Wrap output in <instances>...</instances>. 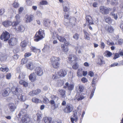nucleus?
<instances>
[{
  "instance_id": "obj_6",
  "label": "nucleus",
  "mask_w": 123,
  "mask_h": 123,
  "mask_svg": "<svg viewBox=\"0 0 123 123\" xmlns=\"http://www.w3.org/2000/svg\"><path fill=\"white\" fill-rule=\"evenodd\" d=\"M73 108V107L71 104H68L66 105L65 108L63 109V111L65 113H69L72 111Z\"/></svg>"
},
{
  "instance_id": "obj_53",
  "label": "nucleus",
  "mask_w": 123,
  "mask_h": 123,
  "mask_svg": "<svg viewBox=\"0 0 123 123\" xmlns=\"http://www.w3.org/2000/svg\"><path fill=\"white\" fill-rule=\"evenodd\" d=\"M77 112L76 111H74L73 116L74 118H75V119H77Z\"/></svg>"
},
{
  "instance_id": "obj_44",
  "label": "nucleus",
  "mask_w": 123,
  "mask_h": 123,
  "mask_svg": "<svg viewBox=\"0 0 123 123\" xmlns=\"http://www.w3.org/2000/svg\"><path fill=\"white\" fill-rule=\"evenodd\" d=\"M32 101L33 102L36 103H37L41 102V100H40L36 98H32Z\"/></svg>"
},
{
  "instance_id": "obj_43",
  "label": "nucleus",
  "mask_w": 123,
  "mask_h": 123,
  "mask_svg": "<svg viewBox=\"0 0 123 123\" xmlns=\"http://www.w3.org/2000/svg\"><path fill=\"white\" fill-rule=\"evenodd\" d=\"M105 56L107 57H110L112 55V53L106 50L105 52Z\"/></svg>"
},
{
  "instance_id": "obj_2",
  "label": "nucleus",
  "mask_w": 123,
  "mask_h": 123,
  "mask_svg": "<svg viewBox=\"0 0 123 123\" xmlns=\"http://www.w3.org/2000/svg\"><path fill=\"white\" fill-rule=\"evenodd\" d=\"M22 92V90L20 88H16L14 91L13 92L14 94L17 96L18 99L20 101H24L26 99V95L25 93H22V94H19V93Z\"/></svg>"
},
{
  "instance_id": "obj_51",
  "label": "nucleus",
  "mask_w": 123,
  "mask_h": 123,
  "mask_svg": "<svg viewBox=\"0 0 123 123\" xmlns=\"http://www.w3.org/2000/svg\"><path fill=\"white\" fill-rule=\"evenodd\" d=\"M27 62V60L26 59L23 58L21 60V63L22 64L25 63Z\"/></svg>"
},
{
  "instance_id": "obj_23",
  "label": "nucleus",
  "mask_w": 123,
  "mask_h": 123,
  "mask_svg": "<svg viewBox=\"0 0 123 123\" xmlns=\"http://www.w3.org/2000/svg\"><path fill=\"white\" fill-rule=\"evenodd\" d=\"M59 93L61 96V97L63 98H65L66 95V91L65 90L61 89H59L58 90Z\"/></svg>"
},
{
  "instance_id": "obj_45",
  "label": "nucleus",
  "mask_w": 123,
  "mask_h": 123,
  "mask_svg": "<svg viewBox=\"0 0 123 123\" xmlns=\"http://www.w3.org/2000/svg\"><path fill=\"white\" fill-rule=\"evenodd\" d=\"M58 99V97L55 96L53 95L51 96V99L55 102L57 101Z\"/></svg>"
},
{
  "instance_id": "obj_10",
  "label": "nucleus",
  "mask_w": 123,
  "mask_h": 123,
  "mask_svg": "<svg viewBox=\"0 0 123 123\" xmlns=\"http://www.w3.org/2000/svg\"><path fill=\"white\" fill-rule=\"evenodd\" d=\"M35 73L38 76H41L43 74L42 69L39 67H37L35 69Z\"/></svg>"
},
{
  "instance_id": "obj_15",
  "label": "nucleus",
  "mask_w": 123,
  "mask_h": 123,
  "mask_svg": "<svg viewBox=\"0 0 123 123\" xmlns=\"http://www.w3.org/2000/svg\"><path fill=\"white\" fill-rule=\"evenodd\" d=\"M75 90L78 93L82 92L84 90V88L83 86L82 85H79L76 86L75 88Z\"/></svg>"
},
{
  "instance_id": "obj_54",
  "label": "nucleus",
  "mask_w": 123,
  "mask_h": 123,
  "mask_svg": "<svg viewBox=\"0 0 123 123\" xmlns=\"http://www.w3.org/2000/svg\"><path fill=\"white\" fill-rule=\"evenodd\" d=\"M100 45L101 46V48L102 49H104L105 46V43L103 42L102 41H100Z\"/></svg>"
},
{
  "instance_id": "obj_12",
  "label": "nucleus",
  "mask_w": 123,
  "mask_h": 123,
  "mask_svg": "<svg viewBox=\"0 0 123 123\" xmlns=\"http://www.w3.org/2000/svg\"><path fill=\"white\" fill-rule=\"evenodd\" d=\"M33 18V16L31 15H26L25 16V20L26 23L30 22L32 21Z\"/></svg>"
},
{
  "instance_id": "obj_48",
  "label": "nucleus",
  "mask_w": 123,
  "mask_h": 123,
  "mask_svg": "<svg viewBox=\"0 0 123 123\" xmlns=\"http://www.w3.org/2000/svg\"><path fill=\"white\" fill-rule=\"evenodd\" d=\"M43 101L45 103H48L49 102V100L47 98L45 97L43 98Z\"/></svg>"
},
{
  "instance_id": "obj_56",
  "label": "nucleus",
  "mask_w": 123,
  "mask_h": 123,
  "mask_svg": "<svg viewBox=\"0 0 123 123\" xmlns=\"http://www.w3.org/2000/svg\"><path fill=\"white\" fill-rule=\"evenodd\" d=\"M72 67L74 69H76L78 68V64L77 63H76L73 65Z\"/></svg>"
},
{
  "instance_id": "obj_49",
  "label": "nucleus",
  "mask_w": 123,
  "mask_h": 123,
  "mask_svg": "<svg viewBox=\"0 0 123 123\" xmlns=\"http://www.w3.org/2000/svg\"><path fill=\"white\" fill-rule=\"evenodd\" d=\"M81 80L83 83H85L87 82V80L86 78L84 77L81 79Z\"/></svg>"
},
{
  "instance_id": "obj_52",
  "label": "nucleus",
  "mask_w": 123,
  "mask_h": 123,
  "mask_svg": "<svg viewBox=\"0 0 123 123\" xmlns=\"http://www.w3.org/2000/svg\"><path fill=\"white\" fill-rule=\"evenodd\" d=\"M73 37L75 39L77 40L79 38V35L77 33H76L73 36Z\"/></svg>"
},
{
  "instance_id": "obj_17",
  "label": "nucleus",
  "mask_w": 123,
  "mask_h": 123,
  "mask_svg": "<svg viewBox=\"0 0 123 123\" xmlns=\"http://www.w3.org/2000/svg\"><path fill=\"white\" fill-rule=\"evenodd\" d=\"M86 22L88 23V24L89 25L93 24V19L89 15L86 16Z\"/></svg>"
},
{
  "instance_id": "obj_63",
  "label": "nucleus",
  "mask_w": 123,
  "mask_h": 123,
  "mask_svg": "<svg viewBox=\"0 0 123 123\" xmlns=\"http://www.w3.org/2000/svg\"><path fill=\"white\" fill-rule=\"evenodd\" d=\"M88 74L90 77H92L94 75V73L92 71L89 72L88 73Z\"/></svg>"
},
{
  "instance_id": "obj_36",
  "label": "nucleus",
  "mask_w": 123,
  "mask_h": 123,
  "mask_svg": "<svg viewBox=\"0 0 123 123\" xmlns=\"http://www.w3.org/2000/svg\"><path fill=\"white\" fill-rule=\"evenodd\" d=\"M0 70L3 72H6L8 71L9 69L7 67L3 66L0 68Z\"/></svg>"
},
{
  "instance_id": "obj_61",
  "label": "nucleus",
  "mask_w": 123,
  "mask_h": 123,
  "mask_svg": "<svg viewBox=\"0 0 123 123\" xmlns=\"http://www.w3.org/2000/svg\"><path fill=\"white\" fill-rule=\"evenodd\" d=\"M18 3L17 2H15L13 4V5L15 8H17L18 6Z\"/></svg>"
},
{
  "instance_id": "obj_46",
  "label": "nucleus",
  "mask_w": 123,
  "mask_h": 123,
  "mask_svg": "<svg viewBox=\"0 0 123 123\" xmlns=\"http://www.w3.org/2000/svg\"><path fill=\"white\" fill-rule=\"evenodd\" d=\"M40 4L41 5H46L48 4V2L46 1L43 0L40 2Z\"/></svg>"
},
{
  "instance_id": "obj_35",
  "label": "nucleus",
  "mask_w": 123,
  "mask_h": 123,
  "mask_svg": "<svg viewBox=\"0 0 123 123\" xmlns=\"http://www.w3.org/2000/svg\"><path fill=\"white\" fill-rule=\"evenodd\" d=\"M27 45V39H25L22 41L20 43V46L23 47H25Z\"/></svg>"
},
{
  "instance_id": "obj_40",
  "label": "nucleus",
  "mask_w": 123,
  "mask_h": 123,
  "mask_svg": "<svg viewBox=\"0 0 123 123\" xmlns=\"http://www.w3.org/2000/svg\"><path fill=\"white\" fill-rule=\"evenodd\" d=\"M75 49L76 51L78 52V53H81V51L82 50L81 47L80 46H77L75 47Z\"/></svg>"
},
{
  "instance_id": "obj_33",
  "label": "nucleus",
  "mask_w": 123,
  "mask_h": 123,
  "mask_svg": "<svg viewBox=\"0 0 123 123\" xmlns=\"http://www.w3.org/2000/svg\"><path fill=\"white\" fill-rule=\"evenodd\" d=\"M19 84L24 86L26 87L28 86V83L24 80H21L19 81Z\"/></svg>"
},
{
  "instance_id": "obj_42",
  "label": "nucleus",
  "mask_w": 123,
  "mask_h": 123,
  "mask_svg": "<svg viewBox=\"0 0 123 123\" xmlns=\"http://www.w3.org/2000/svg\"><path fill=\"white\" fill-rule=\"evenodd\" d=\"M57 38L61 42H64L66 41V39L63 37L61 36H58L57 37Z\"/></svg>"
},
{
  "instance_id": "obj_8",
  "label": "nucleus",
  "mask_w": 123,
  "mask_h": 123,
  "mask_svg": "<svg viewBox=\"0 0 123 123\" xmlns=\"http://www.w3.org/2000/svg\"><path fill=\"white\" fill-rule=\"evenodd\" d=\"M8 42L10 45H15L17 42V39L14 37L12 38L9 40Z\"/></svg>"
},
{
  "instance_id": "obj_41",
  "label": "nucleus",
  "mask_w": 123,
  "mask_h": 123,
  "mask_svg": "<svg viewBox=\"0 0 123 123\" xmlns=\"http://www.w3.org/2000/svg\"><path fill=\"white\" fill-rule=\"evenodd\" d=\"M82 71L81 69H79L78 70L77 72V76L78 77L82 76Z\"/></svg>"
},
{
  "instance_id": "obj_57",
  "label": "nucleus",
  "mask_w": 123,
  "mask_h": 123,
  "mask_svg": "<svg viewBox=\"0 0 123 123\" xmlns=\"http://www.w3.org/2000/svg\"><path fill=\"white\" fill-rule=\"evenodd\" d=\"M11 74L10 73H7L6 75V78L7 79H10L11 77Z\"/></svg>"
},
{
  "instance_id": "obj_4",
  "label": "nucleus",
  "mask_w": 123,
  "mask_h": 123,
  "mask_svg": "<svg viewBox=\"0 0 123 123\" xmlns=\"http://www.w3.org/2000/svg\"><path fill=\"white\" fill-rule=\"evenodd\" d=\"M45 36V33L43 30L40 29L38 32H37L34 37V41L38 42L43 38Z\"/></svg>"
},
{
  "instance_id": "obj_27",
  "label": "nucleus",
  "mask_w": 123,
  "mask_h": 123,
  "mask_svg": "<svg viewBox=\"0 0 123 123\" xmlns=\"http://www.w3.org/2000/svg\"><path fill=\"white\" fill-rule=\"evenodd\" d=\"M43 24L45 26L49 27L50 26V21L47 19H45L44 20Z\"/></svg>"
},
{
  "instance_id": "obj_26",
  "label": "nucleus",
  "mask_w": 123,
  "mask_h": 123,
  "mask_svg": "<svg viewBox=\"0 0 123 123\" xmlns=\"http://www.w3.org/2000/svg\"><path fill=\"white\" fill-rule=\"evenodd\" d=\"M104 19L105 21L109 24H111L112 21V20L111 18L108 16H105Z\"/></svg>"
},
{
  "instance_id": "obj_59",
  "label": "nucleus",
  "mask_w": 123,
  "mask_h": 123,
  "mask_svg": "<svg viewBox=\"0 0 123 123\" xmlns=\"http://www.w3.org/2000/svg\"><path fill=\"white\" fill-rule=\"evenodd\" d=\"M63 10L65 12H67L69 10V8L66 6H63Z\"/></svg>"
},
{
  "instance_id": "obj_47",
  "label": "nucleus",
  "mask_w": 123,
  "mask_h": 123,
  "mask_svg": "<svg viewBox=\"0 0 123 123\" xmlns=\"http://www.w3.org/2000/svg\"><path fill=\"white\" fill-rule=\"evenodd\" d=\"M49 50V46L45 45V46L43 49H42L43 51H48Z\"/></svg>"
},
{
  "instance_id": "obj_14",
  "label": "nucleus",
  "mask_w": 123,
  "mask_h": 123,
  "mask_svg": "<svg viewBox=\"0 0 123 123\" xmlns=\"http://www.w3.org/2000/svg\"><path fill=\"white\" fill-rule=\"evenodd\" d=\"M14 28L16 29V31L18 32H23L25 30L24 27L22 25H19Z\"/></svg>"
},
{
  "instance_id": "obj_9",
  "label": "nucleus",
  "mask_w": 123,
  "mask_h": 123,
  "mask_svg": "<svg viewBox=\"0 0 123 123\" xmlns=\"http://www.w3.org/2000/svg\"><path fill=\"white\" fill-rule=\"evenodd\" d=\"M84 97L81 93H77L75 97L74 100L76 101H78L83 99Z\"/></svg>"
},
{
  "instance_id": "obj_5",
  "label": "nucleus",
  "mask_w": 123,
  "mask_h": 123,
  "mask_svg": "<svg viewBox=\"0 0 123 123\" xmlns=\"http://www.w3.org/2000/svg\"><path fill=\"white\" fill-rule=\"evenodd\" d=\"M100 12L104 15H107L112 11L111 8H107L104 6H101L99 7Z\"/></svg>"
},
{
  "instance_id": "obj_32",
  "label": "nucleus",
  "mask_w": 123,
  "mask_h": 123,
  "mask_svg": "<svg viewBox=\"0 0 123 123\" xmlns=\"http://www.w3.org/2000/svg\"><path fill=\"white\" fill-rule=\"evenodd\" d=\"M61 47L63 51L66 52L68 51V49L67 46H66L64 44H62L61 45Z\"/></svg>"
},
{
  "instance_id": "obj_29",
  "label": "nucleus",
  "mask_w": 123,
  "mask_h": 123,
  "mask_svg": "<svg viewBox=\"0 0 123 123\" xmlns=\"http://www.w3.org/2000/svg\"><path fill=\"white\" fill-rule=\"evenodd\" d=\"M43 119L45 123H50L51 122L52 120V118L50 117H44Z\"/></svg>"
},
{
  "instance_id": "obj_39",
  "label": "nucleus",
  "mask_w": 123,
  "mask_h": 123,
  "mask_svg": "<svg viewBox=\"0 0 123 123\" xmlns=\"http://www.w3.org/2000/svg\"><path fill=\"white\" fill-rule=\"evenodd\" d=\"M76 22V19L74 18L70 19V23L72 25H74Z\"/></svg>"
},
{
  "instance_id": "obj_13",
  "label": "nucleus",
  "mask_w": 123,
  "mask_h": 123,
  "mask_svg": "<svg viewBox=\"0 0 123 123\" xmlns=\"http://www.w3.org/2000/svg\"><path fill=\"white\" fill-rule=\"evenodd\" d=\"M97 64L100 65L104 64L105 63V62L103 59V57L101 56H99L97 62Z\"/></svg>"
},
{
  "instance_id": "obj_31",
  "label": "nucleus",
  "mask_w": 123,
  "mask_h": 123,
  "mask_svg": "<svg viewBox=\"0 0 123 123\" xmlns=\"http://www.w3.org/2000/svg\"><path fill=\"white\" fill-rule=\"evenodd\" d=\"M6 59V55L4 54H3L1 53H0V60L1 61H4Z\"/></svg>"
},
{
  "instance_id": "obj_28",
  "label": "nucleus",
  "mask_w": 123,
  "mask_h": 123,
  "mask_svg": "<svg viewBox=\"0 0 123 123\" xmlns=\"http://www.w3.org/2000/svg\"><path fill=\"white\" fill-rule=\"evenodd\" d=\"M10 92L9 89H6L2 93V95L4 97H6L9 95Z\"/></svg>"
},
{
  "instance_id": "obj_38",
  "label": "nucleus",
  "mask_w": 123,
  "mask_h": 123,
  "mask_svg": "<svg viewBox=\"0 0 123 123\" xmlns=\"http://www.w3.org/2000/svg\"><path fill=\"white\" fill-rule=\"evenodd\" d=\"M20 22V21H14L13 22H12V24L11 25L13 27H17V26L19 24Z\"/></svg>"
},
{
  "instance_id": "obj_50",
  "label": "nucleus",
  "mask_w": 123,
  "mask_h": 123,
  "mask_svg": "<svg viewBox=\"0 0 123 123\" xmlns=\"http://www.w3.org/2000/svg\"><path fill=\"white\" fill-rule=\"evenodd\" d=\"M31 50L34 52H36L38 50V49L35 47H31Z\"/></svg>"
},
{
  "instance_id": "obj_37",
  "label": "nucleus",
  "mask_w": 123,
  "mask_h": 123,
  "mask_svg": "<svg viewBox=\"0 0 123 123\" xmlns=\"http://www.w3.org/2000/svg\"><path fill=\"white\" fill-rule=\"evenodd\" d=\"M64 84L63 81L61 80H58L57 83V86L59 87L62 86Z\"/></svg>"
},
{
  "instance_id": "obj_34",
  "label": "nucleus",
  "mask_w": 123,
  "mask_h": 123,
  "mask_svg": "<svg viewBox=\"0 0 123 123\" xmlns=\"http://www.w3.org/2000/svg\"><path fill=\"white\" fill-rule=\"evenodd\" d=\"M83 31L85 34L84 37L85 38L86 40H89L90 39L88 33L86 32V30H84Z\"/></svg>"
},
{
  "instance_id": "obj_3",
  "label": "nucleus",
  "mask_w": 123,
  "mask_h": 123,
  "mask_svg": "<svg viewBox=\"0 0 123 123\" xmlns=\"http://www.w3.org/2000/svg\"><path fill=\"white\" fill-rule=\"evenodd\" d=\"M60 60V59L59 57L54 56L52 57L50 61L51 64L53 68H57L59 67L60 63L59 62Z\"/></svg>"
},
{
  "instance_id": "obj_64",
  "label": "nucleus",
  "mask_w": 123,
  "mask_h": 123,
  "mask_svg": "<svg viewBox=\"0 0 123 123\" xmlns=\"http://www.w3.org/2000/svg\"><path fill=\"white\" fill-rule=\"evenodd\" d=\"M14 59L16 60L19 57V55L17 54H15L12 57Z\"/></svg>"
},
{
  "instance_id": "obj_7",
  "label": "nucleus",
  "mask_w": 123,
  "mask_h": 123,
  "mask_svg": "<svg viewBox=\"0 0 123 123\" xmlns=\"http://www.w3.org/2000/svg\"><path fill=\"white\" fill-rule=\"evenodd\" d=\"M10 37V35L9 33L6 31H5L3 32L0 38L4 41H6L8 40Z\"/></svg>"
},
{
  "instance_id": "obj_18",
  "label": "nucleus",
  "mask_w": 123,
  "mask_h": 123,
  "mask_svg": "<svg viewBox=\"0 0 123 123\" xmlns=\"http://www.w3.org/2000/svg\"><path fill=\"white\" fill-rule=\"evenodd\" d=\"M9 110L11 112L14 111L15 110L16 108V106L13 103H10L9 104Z\"/></svg>"
},
{
  "instance_id": "obj_62",
  "label": "nucleus",
  "mask_w": 123,
  "mask_h": 123,
  "mask_svg": "<svg viewBox=\"0 0 123 123\" xmlns=\"http://www.w3.org/2000/svg\"><path fill=\"white\" fill-rule=\"evenodd\" d=\"M15 18L16 19V21H20V17L19 15L18 14H17L15 16Z\"/></svg>"
},
{
  "instance_id": "obj_25",
  "label": "nucleus",
  "mask_w": 123,
  "mask_h": 123,
  "mask_svg": "<svg viewBox=\"0 0 123 123\" xmlns=\"http://www.w3.org/2000/svg\"><path fill=\"white\" fill-rule=\"evenodd\" d=\"M105 29L108 32L110 33H113L114 31L113 28L111 25L106 26Z\"/></svg>"
},
{
  "instance_id": "obj_55",
  "label": "nucleus",
  "mask_w": 123,
  "mask_h": 123,
  "mask_svg": "<svg viewBox=\"0 0 123 123\" xmlns=\"http://www.w3.org/2000/svg\"><path fill=\"white\" fill-rule=\"evenodd\" d=\"M31 54L30 52L26 53L25 55V57H27L31 55Z\"/></svg>"
},
{
  "instance_id": "obj_60",
  "label": "nucleus",
  "mask_w": 123,
  "mask_h": 123,
  "mask_svg": "<svg viewBox=\"0 0 123 123\" xmlns=\"http://www.w3.org/2000/svg\"><path fill=\"white\" fill-rule=\"evenodd\" d=\"M27 4L28 6H31L32 5L31 1L30 0H26Z\"/></svg>"
},
{
  "instance_id": "obj_1",
  "label": "nucleus",
  "mask_w": 123,
  "mask_h": 123,
  "mask_svg": "<svg viewBox=\"0 0 123 123\" xmlns=\"http://www.w3.org/2000/svg\"><path fill=\"white\" fill-rule=\"evenodd\" d=\"M27 112L26 109H22L18 114L19 117L22 116V121L23 123H31L30 118L26 114Z\"/></svg>"
},
{
  "instance_id": "obj_20",
  "label": "nucleus",
  "mask_w": 123,
  "mask_h": 123,
  "mask_svg": "<svg viewBox=\"0 0 123 123\" xmlns=\"http://www.w3.org/2000/svg\"><path fill=\"white\" fill-rule=\"evenodd\" d=\"M26 67L27 69L31 70H32L35 68V66L33 63L31 62H30L27 64Z\"/></svg>"
},
{
  "instance_id": "obj_16",
  "label": "nucleus",
  "mask_w": 123,
  "mask_h": 123,
  "mask_svg": "<svg viewBox=\"0 0 123 123\" xmlns=\"http://www.w3.org/2000/svg\"><path fill=\"white\" fill-rule=\"evenodd\" d=\"M67 73V70H65L61 69L58 72L59 75L61 77H64Z\"/></svg>"
},
{
  "instance_id": "obj_24",
  "label": "nucleus",
  "mask_w": 123,
  "mask_h": 123,
  "mask_svg": "<svg viewBox=\"0 0 123 123\" xmlns=\"http://www.w3.org/2000/svg\"><path fill=\"white\" fill-rule=\"evenodd\" d=\"M41 91L40 89H38L36 90H33L32 92H30L29 94L32 96L37 95L40 93Z\"/></svg>"
},
{
  "instance_id": "obj_11",
  "label": "nucleus",
  "mask_w": 123,
  "mask_h": 123,
  "mask_svg": "<svg viewBox=\"0 0 123 123\" xmlns=\"http://www.w3.org/2000/svg\"><path fill=\"white\" fill-rule=\"evenodd\" d=\"M66 86L64 87V88H67L68 90L72 91L73 90L74 88V84L73 83H70L69 84V83L67 82L65 84Z\"/></svg>"
},
{
  "instance_id": "obj_21",
  "label": "nucleus",
  "mask_w": 123,
  "mask_h": 123,
  "mask_svg": "<svg viewBox=\"0 0 123 123\" xmlns=\"http://www.w3.org/2000/svg\"><path fill=\"white\" fill-rule=\"evenodd\" d=\"M36 75L34 73H31L29 76L30 80L32 82L35 81L36 80Z\"/></svg>"
},
{
  "instance_id": "obj_30",
  "label": "nucleus",
  "mask_w": 123,
  "mask_h": 123,
  "mask_svg": "<svg viewBox=\"0 0 123 123\" xmlns=\"http://www.w3.org/2000/svg\"><path fill=\"white\" fill-rule=\"evenodd\" d=\"M25 73L23 72H21L19 73L18 78L21 80H22L25 78Z\"/></svg>"
},
{
  "instance_id": "obj_58",
  "label": "nucleus",
  "mask_w": 123,
  "mask_h": 123,
  "mask_svg": "<svg viewBox=\"0 0 123 123\" xmlns=\"http://www.w3.org/2000/svg\"><path fill=\"white\" fill-rule=\"evenodd\" d=\"M119 57V54L118 53H116L115 54L114 56V57L113 59L115 60Z\"/></svg>"
},
{
  "instance_id": "obj_22",
  "label": "nucleus",
  "mask_w": 123,
  "mask_h": 123,
  "mask_svg": "<svg viewBox=\"0 0 123 123\" xmlns=\"http://www.w3.org/2000/svg\"><path fill=\"white\" fill-rule=\"evenodd\" d=\"M2 24L5 27H8L11 25L12 22L9 20H6L3 22Z\"/></svg>"
},
{
  "instance_id": "obj_19",
  "label": "nucleus",
  "mask_w": 123,
  "mask_h": 123,
  "mask_svg": "<svg viewBox=\"0 0 123 123\" xmlns=\"http://www.w3.org/2000/svg\"><path fill=\"white\" fill-rule=\"evenodd\" d=\"M69 61L71 62H73L74 61L77 60H78V58L75 55H69Z\"/></svg>"
}]
</instances>
